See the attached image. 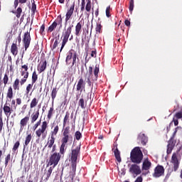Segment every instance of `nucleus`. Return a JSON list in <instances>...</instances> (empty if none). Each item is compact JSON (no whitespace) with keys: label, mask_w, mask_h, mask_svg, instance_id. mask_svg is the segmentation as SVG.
I'll return each instance as SVG.
<instances>
[{"label":"nucleus","mask_w":182,"mask_h":182,"mask_svg":"<svg viewBox=\"0 0 182 182\" xmlns=\"http://www.w3.org/2000/svg\"><path fill=\"white\" fill-rule=\"evenodd\" d=\"M99 72H100L99 65H95V67L93 70V67L90 66L88 68V73L85 74V79L87 80L86 82L90 85V83H92L90 80H92L93 82H96L99 77Z\"/></svg>","instance_id":"f257e3e1"},{"label":"nucleus","mask_w":182,"mask_h":182,"mask_svg":"<svg viewBox=\"0 0 182 182\" xmlns=\"http://www.w3.org/2000/svg\"><path fill=\"white\" fill-rule=\"evenodd\" d=\"M143 152L140 149V147L136 146L131 151L130 160L132 163L140 164L143 161Z\"/></svg>","instance_id":"f03ea898"},{"label":"nucleus","mask_w":182,"mask_h":182,"mask_svg":"<svg viewBox=\"0 0 182 182\" xmlns=\"http://www.w3.org/2000/svg\"><path fill=\"white\" fill-rule=\"evenodd\" d=\"M72 28H73V25H70L67 28L64 29V32L63 33V36H62L63 40L61 43L60 52H62V50H63V48L66 46V44L69 41V37L72 33Z\"/></svg>","instance_id":"7ed1b4c3"},{"label":"nucleus","mask_w":182,"mask_h":182,"mask_svg":"<svg viewBox=\"0 0 182 182\" xmlns=\"http://www.w3.org/2000/svg\"><path fill=\"white\" fill-rule=\"evenodd\" d=\"M80 153V145H78L71 153V168L73 171H76V166L77 164V156Z\"/></svg>","instance_id":"20e7f679"},{"label":"nucleus","mask_w":182,"mask_h":182,"mask_svg":"<svg viewBox=\"0 0 182 182\" xmlns=\"http://www.w3.org/2000/svg\"><path fill=\"white\" fill-rule=\"evenodd\" d=\"M76 85V91L80 92V93H77L76 95V100H79V97H80V95H82V92L85 90V88L86 87V82L83 79V77H80L77 81Z\"/></svg>","instance_id":"39448f33"},{"label":"nucleus","mask_w":182,"mask_h":182,"mask_svg":"<svg viewBox=\"0 0 182 182\" xmlns=\"http://www.w3.org/2000/svg\"><path fill=\"white\" fill-rule=\"evenodd\" d=\"M59 161H60V154L55 152L50 156L47 166H53V168H55L59 164Z\"/></svg>","instance_id":"423d86ee"},{"label":"nucleus","mask_w":182,"mask_h":182,"mask_svg":"<svg viewBox=\"0 0 182 182\" xmlns=\"http://www.w3.org/2000/svg\"><path fill=\"white\" fill-rule=\"evenodd\" d=\"M129 172L136 178L137 176L141 174V169L140 168V166L137 165V164H134L130 165Z\"/></svg>","instance_id":"0eeeda50"},{"label":"nucleus","mask_w":182,"mask_h":182,"mask_svg":"<svg viewBox=\"0 0 182 182\" xmlns=\"http://www.w3.org/2000/svg\"><path fill=\"white\" fill-rule=\"evenodd\" d=\"M48 124H49V122L47 121H44L42 122L41 128L38 129L36 132V136L38 137H41L42 135L43 137H46V129H48Z\"/></svg>","instance_id":"6e6552de"},{"label":"nucleus","mask_w":182,"mask_h":182,"mask_svg":"<svg viewBox=\"0 0 182 182\" xmlns=\"http://www.w3.org/2000/svg\"><path fill=\"white\" fill-rule=\"evenodd\" d=\"M164 171H165L164 166L161 165H157L154 168L153 177H155V178H159V177H161L164 176Z\"/></svg>","instance_id":"1a4fd4ad"},{"label":"nucleus","mask_w":182,"mask_h":182,"mask_svg":"<svg viewBox=\"0 0 182 182\" xmlns=\"http://www.w3.org/2000/svg\"><path fill=\"white\" fill-rule=\"evenodd\" d=\"M31 33L27 31L24 33V37L23 38V43L25 48V50H28V48H29L31 45Z\"/></svg>","instance_id":"9d476101"},{"label":"nucleus","mask_w":182,"mask_h":182,"mask_svg":"<svg viewBox=\"0 0 182 182\" xmlns=\"http://www.w3.org/2000/svg\"><path fill=\"white\" fill-rule=\"evenodd\" d=\"M176 143L177 141L174 139V137H171L168 141L166 153L167 154H171V151H173V149L176 146Z\"/></svg>","instance_id":"9b49d317"},{"label":"nucleus","mask_w":182,"mask_h":182,"mask_svg":"<svg viewBox=\"0 0 182 182\" xmlns=\"http://www.w3.org/2000/svg\"><path fill=\"white\" fill-rule=\"evenodd\" d=\"M75 11V2L70 6V8L67 11L65 14V25H68V22L72 19V15H73V12Z\"/></svg>","instance_id":"f8f14e48"},{"label":"nucleus","mask_w":182,"mask_h":182,"mask_svg":"<svg viewBox=\"0 0 182 182\" xmlns=\"http://www.w3.org/2000/svg\"><path fill=\"white\" fill-rule=\"evenodd\" d=\"M3 110H4V114H5V116H6V117H9V116H11V114H12V113H14V109H12V107H11V105L9 104L7 102H6V103L4 104V105L3 107Z\"/></svg>","instance_id":"ddd939ff"},{"label":"nucleus","mask_w":182,"mask_h":182,"mask_svg":"<svg viewBox=\"0 0 182 182\" xmlns=\"http://www.w3.org/2000/svg\"><path fill=\"white\" fill-rule=\"evenodd\" d=\"M83 25H85V21L81 20L78 23H77L75 26V36H80V33H82V28H83Z\"/></svg>","instance_id":"4468645a"},{"label":"nucleus","mask_w":182,"mask_h":182,"mask_svg":"<svg viewBox=\"0 0 182 182\" xmlns=\"http://www.w3.org/2000/svg\"><path fill=\"white\" fill-rule=\"evenodd\" d=\"M171 163L173 164V171H176L178 170L180 166V162H178V158L177 157V154L173 153L171 157Z\"/></svg>","instance_id":"2eb2a0df"},{"label":"nucleus","mask_w":182,"mask_h":182,"mask_svg":"<svg viewBox=\"0 0 182 182\" xmlns=\"http://www.w3.org/2000/svg\"><path fill=\"white\" fill-rule=\"evenodd\" d=\"M76 55V51L75 50L71 49L67 53V57L65 59V63L67 65H70V60H72L73 58Z\"/></svg>","instance_id":"dca6fc26"},{"label":"nucleus","mask_w":182,"mask_h":182,"mask_svg":"<svg viewBox=\"0 0 182 182\" xmlns=\"http://www.w3.org/2000/svg\"><path fill=\"white\" fill-rule=\"evenodd\" d=\"M21 76H23V78L21 79L20 81L21 86H23V85H25V83H26V80H28V78L29 77V72L21 70Z\"/></svg>","instance_id":"f3484780"},{"label":"nucleus","mask_w":182,"mask_h":182,"mask_svg":"<svg viewBox=\"0 0 182 182\" xmlns=\"http://www.w3.org/2000/svg\"><path fill=\"white\" fill-rule=\"evenodd\" d=\"M68 141H69V138L68 137H64L61 140V146L60 147V153L61 154H64L65 153V148L66 147V144H68Z\"/></svg>","instance_id":"a211bd4d"},{"label":"nucleus","mask_w":182,"mask_h":182,"mask_svg":"<svg viewBox=\"0 0 182 182\" xmlns=\"http://www.w3.org/2000/svg\"><path fill=\"white\" fill-rule=\"evenodd\" d=\"M151 168V162L149 161V159H144L143 164H142V171H149L150 168Z\"/></svg>","instance_id":"6ab92c4d"},{"label":"nucleus","mask_w":182,"mask_h":182,"mask_svg":"<svg viewBox=\"0 0 182 182\" xmlns=\"http://www.w3.org/2000/svg\"><path fill=\"white\" fill-rule=\"evenodd\" d=\"M63 134L64 137H72V134H73V132L70 129V127L69 126H67L65 127H64Z\"/></svg>","instance_id":"aec40b11"},{"label":"nucleus","mask_w":182,"mask_h":182,"mask_svg":"<svg viewBox=\"0 0 182 182\" xmlns=\"http://www.w3.org/2000/svg\"><path fill=\"white\" fill-rule=\"evenodd\" d=\"M29 122V116H26L20 121V130H23Z\"/></svg>","instance_id":"412c9836"},{"label":"nucleus","mask_w":182,"mask_h":182,"mask_svg":"<svg viewBox=\"0 0 182 182\" xmlns=\"http://www.w3.org/2000/svg\"><path fill=\"white\" fill-rule=\"evenodd\" d=\"M47 65L48 63L46 62V60L40 63V65H38L37 67V70L39 73H42V72H45V70H46Z\"/></svg>","instance_id":"4be33fe9"},{"label":"nucleus","mask_w":182,"mask_h":182,"mask_svg":"<svg viewBox=\"0 0 182 182\" xmlns=\"http://www.w3.org/2000/svg\"><path fill=\"white\" fill-rule=\"evenodd\" d=\"M113 146L114 147H116L114 151V157L118 163H120L122 162V157H120V151H119V149H117V144H114Z\"/></svg>","instance_id":"5701e85b"},{"label":"nucleus","mask_w":182,"mask_h":182,"mask_svg":"<svg viewBox=\"0 0 182 182\" xmlns=\"http://www.w3.org/2000/svg\"><path fill=\"white\" fill-rule=\"evenodd\" d=\"M58 132H59V126H53L51 127V132L50 134H49V137H55L58 134Z\"/></svg>","instance_id":"b1692460"},{"label":"nucleus","mask_w":182,"mask_h":182,"mask_svg":"<svg viewBox=\"0 0 182 182\" xmlns=\"http://www.w3.org/2000/svg\"><path fill=\"white\" fill-rule=\"evenodd\" d=\"M70 113L68 111H67L65 112V115L64 117L63 122V127H65L66 124H69L70 122Z\"/></svg>","instance_id":"393cba45"},{"label":"nucleus","mask_w":182,"mask_h":182,"mask_svg":"<svg viewBox=\"0 0 182 182\" xmlns=\"http://www.w3.org/2000/svg\"><path fill=\"white\" fill-rule=\"evenodd\" d=\"M11 53L14 56H16L18 55V45L16 43H13L11 46Z\"/></svg>","instance_id":"a878e982"},{"label":"nucleus","mask_w":182,"mask_h":182,"mask_svg":"<svg viewBox=\"0 0 182 182\" xmlns=\"http://www.w3.org/2000/svg\"><path fill=\"white\" fill-rule=\"evenodd\" d=\"M39 117V109L34 111L31 116V123H35L36 120H38Z\"/></svg>","instance_id":"bb28decb"},{"label":"nucleus","mask_w":182,"mask_h":182,"mask_svg":"<svg viewBox=\"0 0 182 182\" xmlns=\"http://www.w3.org/2000/svg\"><path fill=\"white\" fill-rule=\"evenodd\" d=\"M52 171H53V168L52 166H50L48 171H45L43 177L46 178V181H48V180H49L50 174H52Z\"/></svg>","instance_id":"cd10ccee"},{"label":"nucleus","mask_w":182,"mask_h":182,"mask_svg":"<svg viewBox=\"0 0 182 182\" xmlns=\"http://www.w3.org/2000/svg\"><path fill=\"white\" fill-rule=\"evenodd\" d=\"M38 103H39V100L36 97L33 98L30 103V108L33 109V107H36L38 106Z\"/></svg>","instance_id":"c85d7f7f"},{"label":"nucleus","mask_w":182,"mask_h":182,"mask_svg":"<svg viewBox=\"0 0 182 182\" xmlns=\"http://www.w3.org/2000/svg\"><path fill=\"white\" fill-rule=\"evenodd\" d=\"M31 18L33 19V18H35V14L38 12V11H36V4H35V1L31 4Z\"/></svg>","instance_id":"c756f323"},{"label":"nucleus","mask_w":182,"mask_h":182,"mask_svg":"<svg viewBox=\"0 0 182 182\" xmlns=\"http://www.w3.org/2000/svg\"><path fill=\"white\" fill-rule=\"evenodd\" d=\"M175 136H182V127H178L175 129V131L173 133V137Z\"/></svg>","instance_id":"7c9ffc66"},{"label":"nucleus","mask_w":182,"mask_h":182,"mask_svg":"<svg viewBox=\"0 0 182 182\" xmlns=\"http://www.w3.org/2000/svg\"><path fill=\"white\" fill-rule=\"evenodd\" d=\"M57 26H58V23H56V21L53 22V23L48 27L47 32L48 33L53 32V31L56 29Z\"/></svg>","instance_id":"2f4dec72"},{"label":"nucleus","mask_w":182,"mask_h":182,"mask_svg":"<svg viewBox=\"0 0 182 182\" xmlns=\"http://www.w3.org/2000/svg\"><path fill=\"white\" fill-rule=\"evenodd\" d=\"M137 140H138L139 144H142V146H146V144H147V141H149L146 137H139L138 138Z\"/></svg>","instance_id":"473e14b6"},{"label":"nucleus","mask_w":182,"mask_h":182,"mask_svg":"<svg viewBox=\"0 0 182 182\" xmlns=\"http://www.w3.org/2000/svg\"><path fill=\"white\" fill-rule=\"evenodd\" d=\"M59 43H60V41L59 40V37H55V40L53 44V46L51 48L52 50H55V48H58Z\"/></svg>","instance_id":"72a5a7b5"},{"label":"nucleus","mask_w":182,"mask_h":182,"mask_svg":"<svg viewBox=\"0 0 182 182\" xmlns=\"http://www.w3.org/2000/svg\"><path fill=\"white\" fill-rule=\"evenodd\" d=\"M37 80H38V74L36 73V70H34L32 73L31 83L35 84L36 83Z\"/></svg>","instance_id":"f704fd0d"},{"label":"nucleus","mask_w":182,"mask_h":182,"mask_svg":"<svg viewBox=\"0 0 182 182\" xmlns=\"http://www.w3.org/2000/svg\"><path fill=\"white\" fill-rule=\"evenodd\" d=\"M19 83H21V82H19V79H16L13 84V89L14 90H19Z\"/></svg>","instance_id":"c9c22d12"},{"label":"nucleus","mask_w":182,"mask_h":182,"mask_svg":"<svg viewBox=\"0 0 182 182\" xmlns=\"http://www.w3.org/2000/svg\"><path fill=\"white\" fill-rule=\"evenodd\" d=\"M54 110H55V109L53 108V105L51 107H50V109L48 110V113L47 115L48 121L52 119V116H53Z\"/></svg>","instance_id":"e433bc0d"},{"label":"nucleus","mask_w":182,"mask_h":182,"mask_svg":"<svg viewBox=\"0 0 182 182\" xmlns=\"http://www.w3.org/2000/svg\"><path fill=\"white\" fill-rule=\"evenodd\" d=\"M6 97H9V99H12V97H14V90H12V87H9Z\"/></svg>","instance_id":"4c0bfd02"},{"label":"nucleus","mask_w":182,"mask_h":182,"mask_svg":"<svg viewBox=\"0 0 182 182\" xmlns=\"http://www.w3.org/2000/svg\"><path fill=\"white\" fill-rule=\"evenodd\" d=\"M56 95H58V88L53 87L51 92V99L53 102L56 99Z\"/></svg>","instance_id":"58836bf2"},{"label":"nucleus","mask_w":182,"mask_h":182,"mask_svg":"<svg viewBox=\"0 0 182 182\" xmlns=\"http://www.w3.org/2000/svg\"><path fill=\"white\" fill-rule=\"evenodd\" d=\"M91 9H92V1L87 0V4L85 5V11H87V12H90Z\"/></svg>","instance_id":"ea45409f"},{"label":"nucleus","mask_w":182,"mask_h":182,"mask_svg":"<svg viewBox=\"0 0 182 182\" xmlns=\"http://www.w3.org/2000/svg\"><path fill=\"white\" fill-rule=\"evenodd\" d=\"M15 14L16 18H21V15L22 14V8L18 7L16 11L13 12Z\"/></svg>","instance_id":"a19ab883"},{"label":"nucleus","mask_w":182,"mask_h":182,"mask_svg":"<svg viewBox=\"0 0 182 182\" xmlns=\"http://www.w3.org/2000/svg\"><path fill=\"white\" fill-rule=\"evenodd\" d=\"M55 144V138L51 137L50 139H48L47 146L49 149H51L52 146Z\"/></svg>","instance_id":"79ce46f5"},{"label":"nucleus","mask_w":182,"mask_h":182,"mask_svg":"<svg viewBox=\"0 0 182 182\" xmlns=\"http://www.w3.org/2000/svg\"><path fill=\"white\" fill-rule=\"evenodd\" d=\"M62 15H59L57 16V18L54 22H55L57 25H60V28H62Z\"/></svg>","instance_id":"37998d69"},{"label":"nucleus","mask_w":182,"mask_h":182,"mask_svg":"<svg viewBox=\"0 0 182 182\" xmlns=\"http://www.w3.org/2000/svg\"><path fill=\"white\" fill-rule=\"evenodd\" d=\"M102 24L97 23L96 27H95V31L97 33H102Z\"/></svg>","instance_id":"c03bdc74"},{"label":"nucleus","mask_w":182,"mask_h":182,"mask_svg":"<svg viewBox=\"0 0 182 182\" xmlns=\"http://www.w3.org/2000/svg\"><path fill=\"white\" fill-rule=\"evenodd\" d=\"M78 105L80 106L81 109H86V105H85V100H83V98L80 99Z\"/></svg>","instance_id":"a18cd8bd"},{"label":"nucleus","mask_w":182,"mask_h":182,"mask_svg":"<svg viewBox=\"0 0 182 182\" xmlns=\"http://www.w3.org/2000/svg\"><path fill=\"white\" fill-rule=\"evenodd\" d=\"M33 85L32 82L31 84H28L26 87V95H29V92H31V90H32V87H33Z\"/></svg>","instance_id":"49530a36"},{"label":"nucleus","mask_w":182,"mask_h":182,"mask_svg":"<svg viewBox=\"0 0 182 182\" xmlns=\"http://www.w3.org/2000/svg\"><path fill=\"white\" fill-rule=\"evenodd\" d=\"M133 9H134V0H130V1H129V11L133 12Z\"/></svg>","instance_id":"de8ad7c7"},{"label":"nucleus","mask_w":182,"mask_h":182,"mask_svg":"<svg viewBox=\"0 0 182 182\" xmlns=\"http://www.w3.org/2000/svg\"><path fill=\"white\" fill-rule=\"evenodd\" d=\"M11 161V154H9L5 158V167L8 166V164Z\"/></svg>","instance_id":"09e8293b"},{"label":"nucleus","mask_w":182,"mask_h":182,"mask_svg":"<svg viewBox=\"0 0 182 182\" xmlns=\"http://www.w3.org/2000/svg\"><path fill=\"white\" fill-rule=\"evenodd\" d=\"M110 6H107L106 9V16L107 18H110V16H112V14H110Z\"/></svg>","instance_id":"8fccbe9b"},{"label":"nucleus","mask_w":182,"mask_h":182,"mask_svg":"<svg viewBox=\"0 0 182 182\" xmlns=\"http://www.w3.org/2000/svg\"><path fill=\"white\" fill-rule=\"evenodd\" d=\"M175 119H182V111H180L178 112H176L174 115Z\"/></svg>","instance_id":"3c124183"},{"label":"nucleus","mask_w":182,"mask_h":182,"mask_svg":"<svg viewBox=\"0 0 182 182\" xmlns=\"http://www.w3.org/2000/svg\"><path fill=\"white\" fill-rule=\"evenodd\" d=\"M77 58V53H76L74 54V56L73 57V62H72V67L75 66L76 65V59Z\"/></svg>","instance_id":"603ef678"},{"label":"nucleus","mask_w":182,"mask_h":182,"mask_svg":"<svg viewBox=\"0 0 182 182\" xmlns=\"http://www.w3.org/2000/svg\"><path fill=\"white\" fill-rule=\"evenodd\" d=\"M19 141H16L14 144V146L13 147V151H16L18 150V149L19 148Z\"/></svg>","instance_id":"864d4df0"},{"label":"nucleus","mask_w":182,"mask_h":182,"mask_svg":"<svg viewBox=\"0 0 182 182\" xmlns=\"http://www.w3.org/2000/svg\"><path fill=\"white\" fill-rule=\"evenodd\" d=\"M3 80H4V85H6L8 83V80H9V78H8V74L4 75Z\"/></svg>","instance_id":"5fc2aeb1"},{"label":"nucleus","mask_w":182,"mask_h":182,"mask_svg":"<svg viewBox=\"0 0 182 182\" xmlns=\"http://www.w3.org/2000/svg\"><path fill=\"white\" fill-rule=\"evenodd\" d=\"M31 140H32L31 137H26L24 146H28V144H29V143H31Z\"/></svg>","instance_id":"6e6d98bb"},{"label":"nucleus","mask_w":182,"mask_h":182,"mask_svg":"<svg viewBox=\"0 0 182 182\" xmlns=\"http://www.w3.org/2000/svg\"><path fill=\"white\" fill-rule=\"evenodd\" d=\"M2 127H4V121L2 117L0 116V132H2Z\"/></svg>","instance_id":"4d7b16f0"},{"label":"nucleus","mask_w":182,"mask_h":182,"mask_svg":"<svg viewBox=\"0 0 182 182\" xmlns=\"http://www.w3.org/2000/svg\"><path fill=\"white\" fill-rule=\"evenodd\" d=\"M39 126H41V119L34 124V130H36L37 127H39Z\"/></svg>","instance_id":"13d9d810"},{"label":"nucleus","mask_w":182,"mask_h":182,"mask_svg":"<svg viewBox=\"0 0 182 182\" xmlns=\"http://www.w3.org/2000/svg\"><path fill=\"white\" fill-rule=\"evenodd\" d=\"M45 32V24H43L40 28V33L42 35Z\"/></svg>","instance_id":"bf43d9fd"},{"label":"nucleus","mask_w":182,"mask_h":182,"mask_svg":"<svg viewBox=\"0 0 182 182\" xmlns=\"http://www.w3.org/2000/svg\"><path fill=\"white\" fill-rule=\"evenodd\" d=\"M172 122L174 123V126H178V119L177 118L173 117Z\"/></svg>","instance_id":"052dcab7"},{"label":"nucleus","mask_w":182,"mask_h":182,"mask_svg":"<svg viewBox=\"0 0 182 182\" xmlns=\"http://www.w3.org/2000/svg\"><path fill=\"white\" fill-rule=\"evenodd\" d=\"M75 137H82V132H80V131H77L75 133Z\"/></svg>","instance_id":"680f3d73"},{"label":"nucleus","mask_w":182,"mask_h":182,"mask_svg":"<svg viewBox=\"0 0 182 182\" xmlns=\"http://www.w3.org/2000/svg\"><path fill=\"white\" fill-rule=\"evenodd\" d=\"M21 69H23L24 71L28 72V64H25V65H21Z\"/></svg>","instance_id":"e2e57ef3"},{"label":"nucleus","mask_w":182,"mask_h":182,"mask_svg":"<svg viewBox=\"0 0 182 182\" xmlns=\"http://www.w3.org/2000/svg\"><path fill=\"white\" fill-rule=\"evenodd\" d=\"M18 5H19V0H14V8L16 9L18 8Z\"/></svg>","instance_id":"0e129e2a"},{"label":"nucleus","mask_w":182,"mask_h":182,"mask_svg":"<svg viewBox=\"0 0 182 182\" xmlns=\"http://www.w3.org/2000/svg\"><path fill=\"white\" fill-rule=\"evenodd\" d=\"M134 182H143V178L141 176H139Z\"/></svg>","instance_id":"69168bd1"},{"label":"nucleus","mask_w":182,"mask_h":182,"mask_svg":"<svg viewBox=\"0 0 182 182\" xmlns=\"http://www.w3.org/2000/svg\"><path fill=\"white\" fill-rule=\"evenodd\" d=\"M16 103H17V105H21L22 104V99H21V98H17L16 100Z\"/></svg>","instance_id":"338daca9"},{"label":"nucleus","mask_w":182,"mask_h":182,"mask_svg":"<svg viewBox=\"0 0 182 182\" xmlns=\"http://www.w3.org/2000/svg\"><path fill=\"white\" fill-rule=\"evenodd\" d=\"M124 24L126 25V26H130V21L125 20L124 21Z\"/></svg>","instance_id":"774afa93"}]
</instances>
